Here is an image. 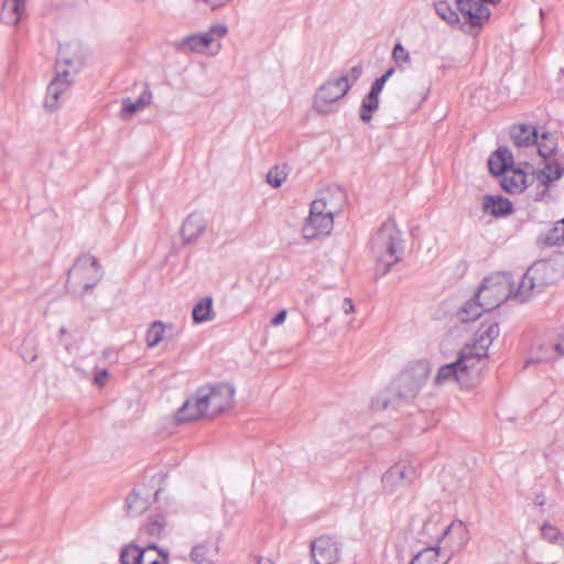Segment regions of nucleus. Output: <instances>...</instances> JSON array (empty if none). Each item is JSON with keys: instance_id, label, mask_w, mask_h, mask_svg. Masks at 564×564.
Segmentation results:
<instances>
[{"instance_id": "6e6d98bb", "label": "nucleus", "mask_w": 564, "mask_h": 564, "mask_svg": "<svg viewBox=\"0 0 564 564\" xmlns=\"http://www.w3.org/2000/svg\"><path fill=\"white\" fill-rule=\"evenodd\" d=\"M388 78L381 75L379 78H377L375 82L383 88L384 84L387 83Z\"/></svg>"}, {"instance_id": "a19ab883", "label": "nucleus", "mask_w": 564, "mask_h": 564, "mask_svg": "<svg viewBox=\"0 0 564 564\" xmlns=\"http://www.w3.org/2000/svg\"><path fill=\"white\" fill-rule=\"evenodd\" d=\"M392 57L394 62L402 67L404 64H410L411 57L409 52L401 43H397L392 50Z\"/></svg>"}, {"instance_id": "2f4dec72", "label": "nucleus", "mask_w": 564, "mask_h": 564, "mask_svg": "<svg viewBox=\"0 0 564 564\" xmlns=\"http://www.w3.org/2000/svg\"><path fill=\"white\" fill-rule=\"evenodd\" d=\"M533 145H536L538 153L543 159H547L556 150L555 139L550 133L538 134V142L533 143Z\"/></svg>"}, {"instance_id": "37998d69", "label": "nucleus", "mask_w": 564, "mask_h": 564, "mask_svg": "<svg viewBox=\"0 0 564 564\" xmlns=\"http://www.w3.org/2000/svg\"><path fill=\"white\" fill-rule=\"evenodd\" d=\"M21 357L26 362H33L36 360L37 355L35 351V346L33 340L25 338L22 348H21Z\"/></svg>"}, {"instance_id": "5701e85b", "label": "nucleus", "mask_w": 564, "mask_h": 564, "mask_svg": "<svg viewBox=\"0 0 564 564\" xmlns=\"http://www.w3.org/2000/svg\"><path fill=\"white\" fill-rule=\"evenodd\" d=\"M564 174V169L555 160L547 161L545 166L535 173L539 185L545 188L554 181H557Z\"/></svg>"}, {"instance_id": "20e7f679", "label": "nucleus", "mask_w": 564, "mask_h": 564, "mask_svg": "<svg viewBox=\"0 0 564 564\" xmlns=\"http://www.w3.org/2000/svg\"><path fill=\"white\" fill-rule=\"evenodd\" d=\"M77 45H59L56 63L55 77L47 86L44 107L47 110H55L58 107L59 97L68 89L72 78L79 69V61L76 57Z\"/></svg>"}, {"instance_id": "dca6fc26", "label": "nucleus", "mask_w": 564, "mask_h": 564, "mask_svg": "<svg viewBox=\"0 0 564 564\" xmlns=\"http://www.w3.org/2000/svg\"><path fill=\"white\" fill-rule=\"evenodd\" d=\"M203 416H209V414L206 405V397L203 389L199 388L195 394L188 398L178 409L176 413V421L178 423H185L198 420Z\"/></svg>"}, {"instance_id": "4468645a", "label": "nucleus", "mask_w": 564, "mask_h": 564, "mask_svg": "<svg viewBox=\"0 0 564 564\" xmlns=\"http://www.w3.org/2000/svg\"><path fill=\"white\" fill-rule=\"evenodd\" d=\"M419 476L417 467L412 463L400 462L393 465L382 476L383 487L389 491H394L397 488L411 484Z\"/></svg>"}, {"instance_id": "e2e57ef3", "label": "nucleus", "mask_w": 564, "mask_h": 564, "mask_svg": "<svg viewBox=\"0 0 564 564\" xmlns=\"http://www.w3.org/2000/svg\"><path fill=\"white\" fill-rule=\"evenodd\" d=\"M538 503H539L540 506H542V505H543V501H541V499H538Z\"/></svg>"}, {"instance_id": "4c0bfd02", "label": "nucleus", "mask_w": 564, "mask_h": 564, "mask_svg": "<svg viewBox=\"0 0 564 564\" xmlns=\"http://www.w3.org/2000/svg\"><path fill=\"white\" fill-rule=\"evenodd\" d=\"M545 242L550 246L564 242V218L554 224L553 228L546 235Z\"/></svg>"}, {"instance_id": "473e14b6", "label": "nucleus", "mask_w": 564, "mask_h": 564, "mask_svg": "<svg viewBox=\"0 0 564 564\" xmlns=\"http://www.w3.org/2000/svg\"><path fill=\"white\" fill-rule=\"evenodd\" d=\"M447 561L442 562L440 560V551L438 547H426L419 552L411 564H446Z\"/></svg>"}, {"instance_id": "f03ea898", "label": "nucleus", "mask_w": 564, "mask_h": 564, "mask_svg": "<svg viewBox=\"0 0 564 564\" xmlns=\"http://www.w3.org/2000/svg\"><path fill=\"white\" fill-rule=\"evenodd\" d=\"M369 249L376 270L381 275H386L401 260L403 239L394 220L388 219L378 228L369 241Z\"/></svg>"}, {"instance_id": "b1692460", "label": "nucleus", "mask_w": 564, "mask_h": 564, "mask_svg": "<svg viewBox=\"0 0 564 564\" xmlns=\"http://www.w3.org/2000/svg\"><path fill=\"white\" fill-rule=\"evenodd\" d=\"M174 330L172 323H163L162 321H154L147 330L145 341L148 347H156L164 338L166 333Z\"/></svg>"}, {"instance_id": "aec40b11", "label": "nucleus", "mask_w": 564, "mask_h": 564, "mask_svg": "<svg viewBox=\"0 0 564 564\" xmlns=\"http://www.w3.org/2000/svg\"><path fill=\"white\" fill-rule=\"evenodd\" d=\"M512 153L506 147L499 148L488 160L489 171L495 175L505 174L512 167Z\"/></svg>"}, {"instance_id": "39448f33", "label": "nucleus", "mask_w": 564, "mask_h": 564, "mask_svg": "<svg viewBox=\"0 0 564 564\" xmlns=\"http://www.w3.org/2000/svg\"><path fill=\"white\" fill-rule=\"evenodd\" d=\"M560 278L555 264L551 261H538L523 274L518 288L511 296L519 302H527L532 296L541 293L544 288L554 284Z\"/></svg>"}, {"instance_id": "49530a36", "label": "nucleus", "mask_w": 564, "mask_h": 564, "mask_svg": "<svg viewBox=\"0 0 564 564\" xmlns=\"http://www.w3.org/2000/svg\"><path fill=\"white\" fill-rule=\"evenodd\" d=\"M362 73V66L356 65L352 66L346 74L340 75L339 77H346L348 78V83L350 84V87L359 79Z\"/></svg>"}, {"instance_id": "680f3d73", "label": "nucleus", "mask_w": 564, "mask_h": 564, "mask_svg": "<svg viewBox=\"0 0 564 564\" xmlns=\"http://www.w3.org/2000/svg\"><path fill=\"white\" fill-rule=\"evenodd\" d=\"M59 333H61V335H64L66 333L65 327H61Z\"/></svg>"}, {"instance_id": "4d7b16f0", "label": "nucleus", "mask_w": 564, "mask_h": 564, "mask_svg": "<svg viewBox=\"0 0 564 564\" xmlns=\"http://www.w3.org/2000/svg\"><path fill=\"white\" fill-rule=\"evenodd\" d=\"M388 78L381 75L379 78H377L375 82L383 88L384 84L387 83Z\"/></svg>"}, {"instance_id": "f3484780", "label": "nucleus", "mask_w": 564, "mask_h": 564, "mask_svg": "<svg viewBox=\"0 0 564 564\" xmlns=\"http://www.w3.org/2000/svg\"><path fill=\"white\" fill-rule=\"evenodd\" d=\"M207 221L202 214H189L182 224L181 236L185 243H195L205 232Z\"/></svg>"}, {"instance_id": "c9c22d12", "label": "nucleus", "mask_w": 564, "mask_h": 564, "mask_svg": "<svg viewBox=\"0 0 564 564\" xmlns=\"http://www.w3.org/2000/svg\"><path fill=\"white\" fill-rule=\"evenodd\" d=\"M435 11L442 20L449 24H455L459 21L458 14L445 1L437 2L435 4Z\"/></svg>"}, {"instance_id": "864d4df0", "label": "nucleus", "mask_w": 564, "mask_h": 564, "mask_svg": "<svg viewBox=\"0 0 564 564\" xmlns=\"http://www.w3.org/2000/svg\"><path fill=\"white\" fill-rule=\"evenodd\" d=\"M382 87L379 86L376 82L372 83L370 91L368 94L379 97L380 93L382 91Z\"/></svg>"}, {"instance_id": "412c9836", "label": "nucleus", "mask_w": 564, "mask_h": 564, "mask_svg": "<svg viewBox=\"0 0 564 564\" xmlns=\"http://www.w3.org/2000/svg\"><path fill=\"white\" fill-rule=\"evenodd\" d=\"M26 0H3L1 21L9 25H15L25 11Z\"/></svg>"}, {"instance_id": "f257e3e1", "label": "nucleus", "mask_w": 564, "mask_h": 564, "mask_svg": "<svg viewBox=\"0 0 564 564\" xmlns=\"http://www.w3.org/2000/svg\"><path fill=\"white\" fill-rule=\"evenodd\" d=\"M345 199L339 188L321 191L312 202L310 215L303 226V237L307 240L328 235L334 226V216L341 209Z\"/></svg>"}, {"instance_id": "bf43d9fd", "label": "nucleus", "mask_w": 564, "mask_h": 564, "mask_svg": "<svg viewBox=\"0 0 564 564\" xmlns=\"http://www.w3.org/2000/svg\"><path fill=\"white\" fill-rule=\"evenodd\" d=\"M426 93L422 94L421 96V99L420 101L417 102V105L415 106L414 110L419 109L421 107V105L423 104V101L426 99Z\"/></svg>"}, {"instance_id": "58836bf2", "label": "nucleus", "mask_w": 564, "mask_h": 564, "mask_svg": "<svg viewBox=\"0 0 564 564\" xmlns=\"http://www.w3.org/2000/svg\"><path fill=\"white\" fill-rule=\"evenodd\" d=\"M550 348L552 349V352L538 355V361H550L564 356V335L561 336V338L555 344L550 346Z\"/></svg>"}, {"instance_id": "5fc2aeb1", "label": "nucleus", "mask_w": 564, "mask_h": 564, "mask_svg": "<svg viewBox=\"0 0 564 564\" xmlns=\"http://www.w3.org/2000/svg\"><path fill=\"white\" fill-rule=\"evenodd\" d=\"M343 308H344V312H345L346 314L351 313V312L354 311V305H352V303H351V300H349V299H345V300H344Z\"/></svg>"}, {"instance_id": "9d476101", "label": "nucleus", "mask_w": 564, "mask_h": 564, "mask_svg": "<svg viewBox=\"0 0 564 564\" xmlns=\"http://www.w3.org/2000/svg\"><path fill=\"white\" fill-rule=\"evenodd\" d=\"M350 89L346 77L328 79L316 91L313 108L318 115H329L335 110V104L340 100Z\"/></svg>"}, {"instance_id": "a878e982", "label": "nucleus", "mask_w": 564, "mask_h": 564, "mask_svg": "<svg viewBox=\"0 0 564 564\" xmlns=\"http://www.w3.org/2000/svg\"><path fill=\"white\" fill-rule=\"evenodd\" d=\"M501 186L509 193L522 192L527 187V175L522 171L511 170L503 174Z\"/></svg>"}, {"instance_id": "c03bdc74", "label": "nucleus", "mask_w": 564, "mask_h": 564, "mask_svg": "<svg viewBox=\"0 0 564 564\" xmlns=\"http://www.w3.org/2000/svg\"><path fill=\"white\" fill-rule=\"evenodd\" d=\"M228 32V29L225 24H214L209 28V30L205 33L210 37V44L216 40L224 37Z\"/></svg>"}, {"instance_id": "c85d7f7f", "label": "nucleus", "mask_w": 564, "mask_h": 564, "mask_svg": "<svg viewBox=\"0 0 564 564\" xmlns=\"http://www.w3.org/2000/svg\"><path fill=\"white\" fill-rule=\"evenodd\" d=\"M150 506L148 498L142 497L140 490L134 489L127 498L126 508L131 517L143 513Z\"/></svg>"}, {"instance_id": "6ab92c4d", "label": "nucleus", "mask_w": 564, "mask_h": 564, "mask_svg": "<svg viewBox=\"0 0 564 564\" xmlns=\"http://www.w3.org/2000/svg\"><path fill=\"white\" fill-rule=\"evenodd\" d=\"M484 213L502 217L512 213V204L508 198L497 195H485L482 199Z\"/></svg>"}, {"instance_id": "79ce46f5", "label": "nucleus", "mask_w": 564, "mask_h": 564, "mask_svg": "<svg viewBox=\"0 0 564 564\" xmlns=\"http://www.w3.org/2000/svg\"><path fill=\"white\" fill-rule=\"evenodd\" d=\"M286 173L278 166L272 167L267 174V182L273 187H279L285 181Z\"/></svg>"}, {"instance_id": "9b49d317", "label": "nucleus", "mask_w": 564, "mask_h": 564, "mask_svg": "<svg viewBox=\"0 0 564 564\" xmlns=\"http://www.w3.org/2000/svg\"><path fill=\"white\" fill-rule=\"evenodd\" d=\"M499 325L492 321L481 323L475 333L471 345H466L462 352L468 354V359L477 367L480 359L487 357V351L492 341L499 336Z\"/></svg>"}, {"instance_id": "7ed1b4c3", "label": "nucleus", "mask_w": 564, "mask_h": 564, "mask_svg": "<svg viewBox=\"0 0 564 564\" xmlns=\"http://www.w3.org/2000/svg\"><path fill=\"white\" fill-rule=\"evenodd\" d=\"M77 45H59L56 63L55 77L47 86L44 107L47 110H55L58 107L59 97L68 89L72 78L79 69V61L76 57Z\"/></svg>"}, {"instance_id": "ea45409f", "label": "nucleus", "mask_w": 564, "mask_h": 564, "mask_svg": "<svg viewBox=\"0 0 564 564\" xmlns=\"http://www.w3.org/2000/svg\"><path fill=\"white\" fill-rule=\"evenodd\" d=\"M541 535L550 543H555L560 539L564 540L563 533L554 525L544 523L541 528Z\"/></svg>"}, {"instance_id": "393cba45", "label": "nucleus", "mask_w": 564, "mask_h": 564, "mask_svg": "<svg viewBox=\"0 0 564 564\" xmlns=\"http://www.w3.org/2000/svg\"><path fill=\"white\" fill-rule=\"evenodd\" d=\"M192 317L196 324L213 321L216 317L213 308V299L207 296L198 301L193 307Z\"/></svg>"}, {"instance_id": "09e8293b", "label": "nucleus", "mask_w": 564, "mask_h": 564, "mask_svg": "<svg viewBox=\"0 0 564 564\" xmlns=\"http://www.w3.org/2000/svg\"><path fill=\"white\" fill-rule=\"evenodd\" d=\"M108 377H109L108 370L107 369H101V370H99V371H97L95 373L94 382L97 386L102 387L106 383Z\"/></svg>"}, {"instance_id": "0e129e2a", "label": "nucleus", "mask_w": 564, "mask_h": 564, "mask_svg": "<svg viewBox=\"0 0 564 564\" xmlns=\"http://www.w3.org/2000/svg\"><path fill=\"white\" fill-rule=\"evenodd\" d=\"M538 503H539L540 506H542V505H543V501H541V499H538Z\"/></svg>"}, {"instance_id": "f704fd0d", "label": "nucleus", "mask_w": 564, "mask_h": 564, "mask_svg": "<svg viewBox=\"0 0 564 564\" xmlns=\"http://www.w3.org/2000/svg\"><path fill=\"white\" fill-rule=\"evenodd\" d=\"M167 555L162 553L154 544L143 549V564H167Z\"/></svg>"}, {"instance_id": "e433bc0d", "label": "nucleus", "mask_w": 564, "mask_h": 564, "mask_svg": "<svg viewBox=\"0 0 564 564\" xmlns=\"http://www.w3.org/2000/svg\"><path fill=\"white\" fill-rule=\"evenodd\" d=\"M166 525L164 517L158 514L149 519L143 530L151 536H160Z\"/></svg>"}, {"instance_id": "c756f323", "label": "nucleus", "mask_w": 564, "mask_h": 564, "mask_svg": "<svg viewBox=\"0 0 564 564\" xmlns=\"http://www.w3.org/2000/svg\"><path fill=\"white\" fill-rule=\"evenodd\" d=\"M152 99V93L149 89L142 91L140 97L135 101H131L129 98L122 101V113L127 116H131L134 112L144 109L148 105H150Z\"/></svg>"}, {"instance_id": "bb28decb", "label": "nucleus", "mask_w": 564, "mask_h": 564, "mask_svg": "<svg viewBox=\"0 0 564 564\" xmlns=\"http://www.w3.org/2000/svg\"><path fill=\"white\" fill-rule=\"evenodd\" d=\"M218 549L212 543H202L193 547L191 558L196 564H213Z\"/></svg>"}, {"instance_id": "de8ad7c7", "label": "nucleus", "mask_w": 564, "mask_h": 564, "mask_svg": "<svg viewBox=\"0 0 564 564\" xmlns=\"http://www.w3.org/2000/svg\"><path fill=\"white\" fill-rule=\"evenodd\" d=\"M553 344H544V345H541L538 350L534 352V356L532 358H530L527 362H525V366H528L529 364L531 362H539L538 359H536V356L538 355H543V354H550L552 352V349L550 348V346H552Z\"/></svg>"}, {"instance_id": "ddd939ff", "label": "nucleus", "mask_w": 564, "mask_h": 564, "mask_svg": "<svg viewBox=\"0 0 564 564\" xmlns=\"http://www.w3.org/2000/svg\"><path fill=\"white\" fill-rule=\"evenodd\" d=\"M500 0H456L458 10L473 28H480L490 18L487 3L497 4Z\"/></svg>"}, {"instance_id": "6e6552de", "label": "nucleus", "mask_w": 564, "mask_h": 564, "mask_svg": "<svg viewBox=\"0 0 564 564\" xmlns=\"http://www.w3.org/2000/svg\"><path fill=\"white\" fill-rule=\"evenodd\" d=\"M512 294L511 274L498 272L486 278L476 293V300L482 301L487 310L501 305Z\"/></svg>"}, {"instance_id": "13d9d810", "label": "nucleus", "mask_w": 564, "mask_h": 564, "mask_svg": "<svg viewBox=\"0 0 564 564\" xmlns=\"http://www.w3.org/2000/svg\"><path fill=\"white\" fill-rule=\"evenodd\" d=\"M388 78L381 75L379 78H377L375 82L383 88L384 84L387 83Z\"/></svg>"}, {"instance_id": "7c9ffc66", "label": "nucleus", "mask_w": 564, "mask_h": 564, "mask_svg": "<svg viewBox=\"0 0 564 564\" xmlns=\"http://www.w3.org/2000/svg\"><path fill=\"white\" fill-rule=\"evenodd\" d=\"M120 564H143V549L129 544L120 552Z\"/></svg>"}, {"instance_id": "2eb2a0df", "label": "nucleus", "mask_w": 564, "mask_h": 564, "mask_svg": "<svg viewBox=\"0 0 564 564\" xmlns=\"http://www.w3.org/2000/svg\"><path fill=\"white\" fill-rule=\"evenodd\" d=\"M311 554L315 564H335L339 560V546L332 536L322 535L312 542Z\"/></svg>"}, {"instance_id": "4be33fe9", "label": "nucleus", "mask_w": 564, "mask_h": 564, "mask_svg": "<svg viewBox=\"0 0 564 564\" xmlns=\"http://www.w3.org/2000/svg\"><path fill=\"white\" fill-rule=\"evenodd\" d=\"M511 137L514 145L518 148L533 145V143L538 142V131L535 127L529 124L513 127Z\"/></svg>"}, {"instance_id": "3c124183", "label": "nucleus", "mask_w": 564, "mask_h": 564, "mask_svg": "<svg viewBox=\"0 0 564 564\" xmlns=\"http://www.w3.org/2000/svg\"><path fill=\"white\" fill-rule=\"evenodd\" d=\"M207 6H209L213 10H216L220 7L227 4L230 0H203Z\"/></svg>"}, {"instance_id": "f8f14e48", "label": "nucleus", "mask_w": 564, "mask_h": 564, "mask_svg": "<svg viewBox=\"0 0 564 564\" xmlns=\"http://www.w3.org/2000/svg\"><path fill=\"white\" fill-rule=\"evenodd\" d=\"M206 397V405L209 416L217 415L229 409L234 401L235 389L229 384L202 387Z\"/></svg>"}, {"instance_id": "a18cd8bd", "label": "nucleus", "mask_w": 564, "mask_h": 564, "mask_svg": "<svg viewBox=\"0 0 564 564\" xmlns=\"http://www.w3.org/2000/svg\"><path fill=\"white\" fill-rule=\"evenodd\" d=\"M465 527L463 522H453L449 525L446 527V529L442 533L441 541L446 540L453 532H456L458 534L464 533Z\"/></svg>"}, {"instance_id": "1a4fd4ad", "label": "nucleus", "mask_w": 564, "mask_h": 564, "mask_svg": "<svg viewBox=\"0 0 564 564\" xmlns=\"http://www.w3.org/2000/svg\"><path fill=\"white\" fill-rule=\"evenodd\" d=\"M476 366L468 359V354L460 351L458 359L454 362L442 366L435 378V386H444L449 382H456L462 388L468 389L474 386V372Z\"/></svg>"}, {"instance_id": "603ef678", "label": "nucleus", "mask_w": 564, "mask_h": 564, "mask_svg": "<svg viewBox=\"0 0 564 564\" xmlns=\"http://www.w3.org/2000/svg\"><path fill=\"white\" fill-rule=\"evenodd\" d=\"M390 400L384 397L379 395L375 401V406L377 409H386L389 404Z\"/></svg>"}, {"instance_id": "cd10ccee", "label": "nucleus", "mask_w": 564, "mask_h": 564, "mask_svg": "<svg viewBox=\"0 0 564 564\" xmlns=\"http://www.w3.org/2000/svg\"><path fill=\"white\" fill-rule=\"evenodd\" d=\"M485 311H488L482 305V301L473 300L467 301L457 312V318L462 323H468L478 318Z\"/></svg>"}, {"instance_id": "0eeeda50", "label": "nucleus", "mask_w": 564, "mask_h": 564, "mask_svg": "<svg viewBox=\"0 0 564 564\" xmlns=\"http://www.w3.org/2000/svg\"><path fill=\"white\" fill-rule=\"evenodd\" d=\"M431 368L426 360H416L406 366L391 384V391L401 400L414 399L426 383Z\"/></svg>"}, {"instance_id": "72a5a7b5", "label": "nucleus", "mask_w": 564, "mask_h": 564, "mask_svg": "<svg viewBox=\"0 0 564 564\" xmlns=\"http://www.w3.org/2000/svg\"><path fill=\"white\" fill-rule=\"evenodd\" d=\"M379 108V97L368 94L361 101L360 106V120L362 122H369L372 118V113Z\"/></svg>"}, {"instance_id": "052dcab7", "label": "nucleus", "mask_w": 564, "mask_h": 564, "mask_svg": "<svg viewBox=\"0 0 564 564\" xmlns=\"http://www.w3.org/2000/svg\"><path fill=\"white\" fill-rule=\"evenodd\" d=\"M394 73V68H389L388 70H386V73L383 74L384 77H387L388 79L393 75Z\"/></svg>"}, {"instance_id": "a211bd4d", "label": "nucleus", "mask_w": 564, "mask_h": 564, "mask_svg": "<svg viewBox=\"0 0 564 564\" xmlns=\"http://www.w3.org/2000/svg\"><path fill=\"white\" fill-rule=\"evenodd\" d=\"M209 46L210 37L207 36L205 33L191 34L174 43V47L180 53H204Z\"/></svg>"}, {"instance_id": "423d86ee", "label": "nucleus", "mask_w": 564, "mask_h": 564, "mask_svg": "<svg viewBox=\"0 0 564 564\" xmlns=\"http://www.w3.org/2000/svg\"><path fill=\"white\" fill-rule=\"evenodd\" d=\"M104 270L98 259L91 254L79 256L68 270L66 286L73 293L84 295L102 279Z\"/></svg>"}, {"instance_id": "8fccbe9b", "label": "nucleus", "mask_w": 564, "mask_h": 564, "mask_svg": "<svg viewBox=\"0 0 564 564\" xmlns=\"http://www.w3.org/2000/svg\"><path fill=\"white\" fill-rule=\"evenodd\" d=\"M286 318V311L285 310H281L271 321V324L273 326H279L281 324L284 323Z\"/></svg>"}]
</instances>
